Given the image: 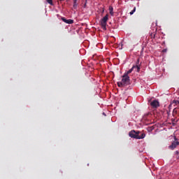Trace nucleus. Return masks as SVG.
I'll return each mask as SVG.
<instances>
[{"label":"nucleus","mask_w":179,"mask_h":179,"mask_svg":"<svg viewBox=\"0 0 179 179\" xmlns=\"http://www.w3.org/2000/svg\"><path fill=\"white\" fill-rule=\"evenodd\" d=\"M108 20V14H106L101 20V26L103 30H107V21Z\"/></svg>","instance_id":"obj_1"},{"label":"nucleus","mask_w":179,"mask_h":179,"mask_svg":"<svg viewBox=\"0 0 179 179\" xmlns=\"http://www.w3.org/2000/svg\"><path fill=\"white\" fill-rule=\"evenodd\" d=\"M122 83L124 86H129L131 85V79L129 76H126L125 74L122 76Z\"/></svg>","instance_id":"obj_2"},{"label":"nucleus","mask_w":179,"mask_h":179,"mask_svg":"<svg viewBox=\"0 0 179 179\" xmlns=\"http://www.w3.org/2000/svg\"><path fill=\"white\" fill-rule=\"evenodd\" d=\"M139 134H141V131H139L131 130L129 133V136H130V138H133L134 139H138V135H139Z\"/></svg>","instance_id":"obj_3"},{"label":"nucleus","mask_w":179,"mask_h":179,"mask_svg":"<svg viewBox=\"0 0 179 179\" xmlns=\"http://www.w3.org/2000/svg\"><path fill=\"white\" fill-rule=\"evenodd\" d=\"M150 106L152 108H157V107H160V103H159V101L154 100L150 103Z\"/></svg>","instance_id":"obj_4"},{"label":"nucleus","mask_w":179,"mask_h":179,"mask_svg":"<svg viewBox=\"0 0 179 179\" xmlns=\"http://www.w3.org/2000/svg\"><path fill=\"white\" fill-rule=\"evenodd\" d=\"M179 145V142L177 141H173L171 145L169 146L170 149H171L172 150L173 149H176V148H177V146H178Z\"/></svg>","instance_id":"obj_5"},{"label":"nucleus","mask_w":179,"mask_h":179,"mask_svg":"<svg viewBox=\"0 0 179 179\" xmlns=\"http://www.w3.org/2000/svg\"><path fill=\"white\" fill-rule=\"evenodd\" d=\"M139 62H140L139 59H137L136 65H135V66H135V69H137V70H136V72H139V71H141V64H139Z\"/></svg>","instance_id":"obj_6"},{"label":"nucleus","mask_w":179,"mask_h":179,"mask_svg":"<svg viewBox=\"0 0 179 179\" xmlns=\"http://www.w3.org/2000/svg\"><path fill=\"white\" fill-rule=\"evenodd\" d=\"M62 20L66 23L67 24H73V20H66L65 17H62Z\"/></svg>","instance_id":"obj_7"},{"label":"nucleus","mask_w":179,"mask_h":179,"mask_svg":"<svg viewBox=\"0 0 179 179\" xmlns=\"http://www.w3.org/2000/svg\"><path fill=\"white\" fill-rule=\"evenodd\" d=\"M134 69H136L135 68V66H133L131 69H130L129 71H126L124 74L126 75L127 76H128V75L129 73H131V72L134 71Z\"/></svg>","instance_id":"obj_8"},{"label":"nucleus","mask_w":179,"mask_h":179,"mask_svg":"<svg viewBox=\"0 0 179 179\" xmlns=\"http://www.w3.org/2000/svg\"><path fill=\"white\" fill-rule=\"evenodd\" d=\"M109 13L111 16H114V8L113 6H109Z\"/></svg>","instance_id":"obj_9"},{"label":"nucleus","mask_w":179,"mask_h":179,"mask_svg":"<svg viewBox=\"0 0 179 179\" xmlns=\"http://www.w3.org/2000/svg\"><path fill=\"white\" fill-rule=\"evenodd\" d=\"M145 136V133H142L141 136L139 134L137 136V139H143Z\"/></svg>","instance_id":"obj_10"},{"label":"nucleus","mask_w":179,"mask_h":179,"mask_svg":"<svg viewBox=\"0 0 179 179\" xmlns=\"http://www.w3.org/2000/svg\"><path fill=\"white\" fill-rule=\"evenodd\" d=\"M171 104H174L175 106H179V101L178 100H173Z\"/></svg>","instance_id":"obj_11"},{"label":"nucleus","mask_w":179,"mask_h":179,"mask_svg":"<svg viewBox=\"0 0 179 179\" xmlns=\"http://www.w3.org/2000/svg\"><path fill=\"white\" fill-rule=\"evenodd\" d=\"M73 8L76 9L78 8V1H73Z\"/></svg>","instance_id":"obj_12"},{"label":"nucleus","mask_w":179,"mask_h":179,"mask_svg":"<svg viewBox=\"0 0 179 179\" xmlns=\"http://www.w3.org/2000/svg\"><path fill=\"white\" fill-rule=\"evenodd\" d=\"M117 86L119 87H122L123 86H124V84H122V82L121 81V82H118L117 83Z\"/></svg>","instance_id":"obj_13"},{"label":"nucleus","mask_w":179,"mask_h":179,"mask_svg":"<svg viewBox=\"0 0 179 179\" xmlns=\"http://www.w3.org/2000/svg\"><path fill=\"white\" fill-rule=\"evenodd\" d=\"M136 10V7H134V9L130 12V15H134Z\"/></svg>","instance_id":"obj_14"},{"label":"nucleus","mask_w":179,"mask_h":179,"mask_svg":"<svg viewBox=\"0 0 179 179\" xmlns=\"http://www.w3.org/2000/svg\"><path fill=\"white\" fill-rule=\"evenodd\" d=\"M46 2H48L49 5H54V3H52V0H46Z\"/></svg>","instance_id":"obj_15"},{"label":"nucleus","mask_w":179,"mask_h":179,"mask_svg":"<svg viewBox=\"0 0 179 179\" xmlns=\"http://www.w3.org/2000/svg\"><path fill=\"white\" fill-rule=\"evenodd\" d=\"M173 113H175V114H177V113H179V108H175L173 109Z\"/></svg>","instance_id":"obj_16"},{"label":"nucleus","mask_w":179,"mask_h":179,"mask_svg":"<svg viewBox=\"0 0 179 179\" xmlns=\"http://www.w3.org/2000/svg\"><path fill=\"white\" fill-rule=\"evenodd\" d=\"M73 2H78V0H73Z\"/></svg>","instance_id":"obj_17"},{"label":"nucleus","mask_w":179,"mask_h":179,"mask_svg":"<svg viewBox=\"0 0 179 179\" xmlns=\"http://www.w3.org/2000/svg\"><path fill=\"white\" fill-rule=\"evenodd\" d=\"M84 8H86V3H85V5H84Z\"/></svg>","instance_id":"obj_18"},{"label":"nucleus","mask_w":179,"mask_h":179,"mask_svg":"<svg viewBox=\"0 0 179 179\" xmlns=\"http://www.w3.org/2000/svg\"><path fill=\"white\" fill-rule=\"evenodd\" d=\"M163 52H166V50H163Z\"/></svg>","instance_id":"obj_19"},{"label":"nucleus","mask_w":179,"mask_h":179,"mask_svg":"<svg viewBox=\"0 0 179 179\" xmlns=\"http://www.w3.org/2000/svg\"><path fill=\"white\" fill-rule=\"evenodd\" d=\"M60 1H64V0H60Z\"/></svg>","instance_id":"obj_20"}]
</instances>
